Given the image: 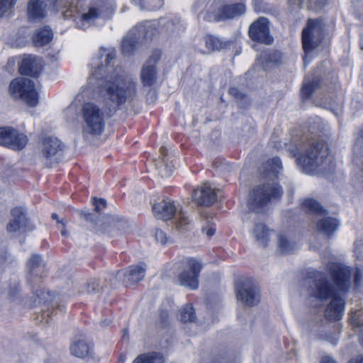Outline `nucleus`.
<instances>
[{
  "label": "nucleus",
  "mask_w": 363,
  "mask_h": 363,
  "mask_svg": "<svg viewBox=\"0 0 363 363\" xmlns=\"http://www.w3.org/2000/svg\"><path fill=\"white\" fill-rule=\"evenodd\" d=\"M172 172H160L162 177H169L171 175Z\"/></svg>",
  "instance_id": "nucleus-53"
},
{
  "label": "nucleus",
  "mask_w": 363,
  "mask_h": 363,
  "mask_svg": "<svg viewBox=\"0 0 363 363\" xmlns=\"http://www.w3.org/2000/svg\"><path fill=\"white\" fill-rule=\"evenodd\" d=\"M9 94L13 99H21L29 106L33 107L38 104V92L30 79L18 77L13 79L10 83Z\"/></svg>",
  "instance_id": "nucleus-7"
},
{
  "label": "nucleus",
  "mask_w": 363,
  "mask_h": 363,
  "mask_svg": "<svg viewBox=\"0 0 363 363\" xmlns=\"http://www.w3.org/2000/svg\"><path fill=\"white\" fill-rule=\"evenodd\" d=\"M348 363H363V355L350 359Z\"/></svg>",
  "instance_id": "nucleus-49"
},
{
  "label": "nucleus",
  "mask_w": 363,
  "mask_h": 363,
  "mask_svg": "<svg viewBox=\"0 0 363 363\" xmlns=\"http://www.w3.org/2000/svg\"><path fill=\"white\" fill-rule=\"evenodd\" d=\"M94 205L95 211L100 213L104 208L106 207V201L104 199H94Z\"/></svg>",
  "instance_id": "nucleus-40"
},
{
  "label": "nucleus",
  "mask_w": 363,
  "mask_h": 363,
  "mask_svg": "<svg viewBox=\"0 0 363 363\" xmlns=\"http://www.w3.org/2000/svg\"><path fill=\"white\" fill-rule=\"evenodd\" d=\"M61 233H62V235H65V231L64 230H62Z\"/></svg>",
  "instance_id": "nucleus-57"
},
{
  "label": "nucleus",
  "mask_w": 363,
  "mask_h": 363,
  "mask_svg": "<svg viewBox=\"0 0 363 363\" xmlns=\"http://www.w3.org/2000/svg\"><path fill=\"white\" fill-rule=\"evenodd\" d=\"M235 291L238 300L246 306H252L259 301V291L251 279H246L238 283Z\"/></svg>",
  "instance_id": "nucleus-12"
},
{
  "label": "nucleus",
  "mask_w": 363,
  "mask_h": 363,
  "mask_svg": "<svg viewBox=\"0 0 363 363\" xmlns=\"http://www.w3.org/2000/svg\"><path fill=\"white\" fill-rule=\"evenodd\" d=\"M349 322L354 328H358L362 326L363 312L361 310L352 311L350 315Z\"/></svg>",
  "instance_id": "nucleus-31"
},
{
  "label": "nucleus",
  "mask_w": 363,
  "mask_h": 363,
  "mask_svg": "<svg viewBox=\"0 0 363 363\" xmlns=\"http://www.w3.org/2000/svg\"><path fill=\"white\" fill-rule=\"evenodd\" d=\"M146 272V266L144 263L131 265L125 270L118 271L117 278L122 279L126 284H135L141 281Z\"/></svg>",
  "instance_id": "nucleus-15"
},
{
  "label": "nucleus",
  "mask_w": 363,
  "mask_h": 363,
  "mask_svg": "<svg viewBox=\"0 0 363 363\" xmlns=\"http://www.w3.org/2000/svg\"><path fill=\"white\" fill-rule=\"evenodd\" d=\"M16 0H0V17L9 12L14 6Z\"/></svg>",
  "instance_id": "nucleus-35"
},
{
  "label": "nucleus",
  "mask_w": 363,
  "mask_h": 363,
  "mask_svg": "<svg viewBox=\"0 0 363 363\" xmlns=\"http://www.w3.org/2000/svg\"><path fill=\"white\" fill-rule=\"evenodd\" d=\"M338 335H339V333H337L335 335V337H328V340L329 342H330L333 345H337L338 340H339Z\"/></svg>",
  "instance_id": "nucleus-48"
},
{
  "label": "nucleus",
  "mask_w": 363,
  "mask_h": 363,
  "mask_svg": "<svg viewBox=\"0 0 363 363\" xmlns=\"http://www.w3.org/2000/svg\"><path fill=\"white\" fill-rule=\"evenodd\" d=\"M56 10L65 19H72L76 26L86 30L99 18H106L116 9L114 0H91L89 4L80 0H55Z\"/></svg>",
  "instance_id": "nucleus-3"
},
{
  "label": "nucleus",
  "mask_w": 363,
  "mask_h": 363,
  "mask_svg": "<svg viewBox=\"0 0 363 363\" xmlns=\"http://www.w3.org/2000/svg\"><path fill=\"white\" fill-rule=\"evenodd\" d=\"M229 94L236 99H243L245 95L242 94L237 88L231 87L229 89Z\"/></svg>",
  "instance_id": "nucleus-42"
},
{
  "label": "nucleus",
  "mask_w": 363,
  "mask_h": 363,
  "mask_svg": "<svg viewBox=\"0 0 363 363\" xmlns=\"http://www.w3.org/2000/svg\"><path fill=\"white\" fill-rule=\"evenodd\" d=\"M287 150L296 157V162L302 172L315 174L330 171L334 167L333 157L325 143L318 138L303 135L298 144L294 142L286 145Z\"/></svg>",
  "instance_id": "nucleus-2"
},
{
  "label": "nucleus",
  "mask_w": 363,
  "mask_h": 363,
  "mask_svg": "<svg viewBox=\"0 0 363 363\" xmlns=\"http://www.w3.org/2000/svg\"><path fill=\"white\" fill-rule=\"evenodd\" d=\"M41 159L45 164L50 167L56 162L55 155L62 149L60 141L52 137H47L43 139L41 145Z\"/></svg>",
  "instance_id": "nucleus-14"
},
{
  "label": "nucleus",
  "mask_w": 363,
  "mask_h": 363,
  "mask_svg": "<svg viewBox=\"0 0 363 363\" xmlns=\"http://www.w3.org/2000/svg\"><path fill=\"white\" fill-rule=\"evenodd\" d=\"M160 55L161 52L160 50L155 51L149 60L144 65L140 74L143 86H150L155 82L157 78L155 63L160 59Z\"/></svg>",
  "instance_id": "nucleus-16"
},
{
  "label": "nucleus",
  "mask_w": 363,
  "mask_h": 363,
  "mask_svg": "<svg viewBox=\"0 0 363 363\" xmlns=\"http://www.w3.org/2000/svg\"><path fill=\"white\" fill-rule=\"evenodd\" d=\"M203 231L205 232L208 236L211 237L215 234L216 228L213 224H211L209 226L203 227Z\"/></svg>",
  "instance_id": "nucleus-44"
},
{
  "label": "nucleus",
  "mask_w": 363,
  "mask_h": 363,
  "mask_svg": "<svg viewBox=\"0 0 363 363\" xmlns=\"http://www.w3.org/2000/svg\"><path fill=\"white\" fill-rule=\"evenodd\" d=\"M323 39V26L318 19H308L306 26L302 32V44L305 52L304 64L308 63L307 57L320 44Z\"/></svg>",
  "instance_id": "nucleus-8"
},
{
  "label": "nucleus",
  "mask_w": 363,
  "mask_h": 363,
  "mask_svg": "<svg viewBox=\"0 0 363 363\" xmlns=\"http://www.w3.org/2000/svg\"><path fill=\"white\" fill-rule=\"evenodd\" d=\"M351 270L350 267L342 264V294L350 287Z\"/></svg>",
  "instance_id": "nucleus-33"
},
{
  "label": "nucleus",
  "mask_w": 363,
  "mask_h": 363,
  "mask_svg": "<svg viewBox=\"0 0 363 363\" xmlns=\"http://www.w3.org/2000/svg\"><path fill=\"white\" fill-rule=\"evenodd\" d=\"M204 40L207 51L208 52L219 50L222 47V43L215 36L207 35L205 37Z\"/></svg>",
  "instance_id": "nucleus-30"
},
{
  "label": "nucleus",
  "mask_w": 363,
  "mask_h": 363,
  "mask_svg": "<svg viewBox=\"0 0 363 363\" xmlns=\"http://www.w3.org/2000/svg\"><path fill=\"white\" fill-rule=\"evenodd\" d=\"M28 143L27 136L12 128H0V145L14 150H21Z\"/></svg>",
  "instance_id": "nucleus-11"
},
{
  "label": "nucleus",
  "mask_w": 363,
  "mask_h": 363,
  "mask_svg": "<svg viewBox=\"0 0 363 363\" xmlns=\"http://www.w3.org/2000/svg\"><path fill=\"white\" fill-rule=\"evenodd\" d=\"M53 33L48 27L38 30L33 35V43L36 47H42L49 43L52 39Z\"/></svg>",
  "instance_id": "nucleus-23"
},
{
  "label": "nucleus",
  "mask_w": 363,
  "mask_h": 363,
  "mask_svg": "<svg viewBox=\"0 0 363 363\" xmlns=\"http://www.w3.org/2000/svg\"><path fill=\"white\" fill-rule=\"evenodd\" d=\"M152 212L157 218L163 220H168L175 216L179 228H182L189 223L186 214L183 211H179L170 201L163 200L155 203L152 206Z\"/></svg>",
  "instance_id": "nucleus-9"
},
{
  "label": "nucleus",
  "mask_w": 363,
  "mask_h": 363,
  "mask_svg": "<svg viewBox=\"0 0 363 363\" xmlns=\"http://www.w3.org/2000/svg\"><path fill=\"white\" fill-rule=\"evenodd\" d=\"M217 196L214 189H212L208 182L195 189L192 194V199L200 206L212 205L216 200Z\"/></svg>",
  "instance_id": "nucleus-17"
},
{
  "label": "nucleus",
  "mask_w": 363,
  "mask_h": 363,
  "mask_svg": "<svg viewBox=\"0 0 363 363\" xmlns=\"http://www.w3.org/2000/svg\"><path fill=\"white\" fill-rule=\"evenodd\" d=\"M26 43V36L25 35H23L22 36L19 37L18 39L16 40V41L14 43V45L16 47H22L25 45Z\"/></svg>",
  "instance_id": "nucleus-46"
},
{
  "label": "nucleus",
  "mask_w": 363,
  "mask_h": 363,
  "mask_svg": "<svg viewBox=\"0 0 363 363\" xmlns=\"http://www.w3.org/2000/svg\"><path fill=\"white\" fill-rule=\"evenodd\" d=\"M277 239L278 251L280 253H291L296 249V244L290 240L286 234H279Z\"/></svg>",
  "instance_id": "nucleus-26"
},
{
  "label": "nucleus",
  "mask_w": 363,
  "mask_h": 363,
  "mask_svg": "<svg viewBox=\"0 0 363 363\" xmlns=\"http://www.w3.org/2000/svg\"><path fill=\"white\" fill-rule=\"evenodd\" d=\"M328 268L333 283H328L325 276L317 272L311 296L320 301L331 298L325 309V317L330 321H338L340 318V264L330 263Z\"/></svg>",
  "instance_id": "nucleus-5"
},
{
  "label": "nucleus",
  "mask_w": 363,
  "mask_h": 363,
  "mask_svg": "<svg viewBox=\"0 0 363 363\" xmlns=\"http://www.w3.org/2000/svg\"><path fill=\"white\" fill-rule=\"evenodd\" d=\"M163 21L164 20L145 21L133 28L122 40V53L124 55L133 53L138 45L143 39L151 38L157 33V26H162L160 28L161 32H165L170 35L178 34L185 29L179 20H177L176 22L169 21L164 23Z\"/></svg>",
  "instance_id": "nucleus-6"
},
{
  "label": "nucleus",
  "mask_w": 363,
  "mask_h": 363,
  "mask_svg": "<svg viewBox=\"0 0 363 363\" xmlns=\"http://www.w3.org/2000/svg\"><path fill=\"white\" fill-rule=\"evenodd\" d=\"M196 318L195 311L191 304L183 307L181 311V320L184 323L192 322Z\"/></svg>",
  "instance_id": "nucleus-32"
},
{
  "label": "nucleus",
  "mask_w": 363,
  "mask_h": 363,
  "mask_svg": "<svg viewBox=\"0 0 363 363\" xmlns=\"http://www.w3.org/2000/svg\"><path fill=\"white\" fill-rule=\"evenodd\" d=\"M11 214V219L6 226L7 231L9 233L25 231L28 222L25 210L22 207H16L12 209Z\"/></svg>",
  "instance_id": "nucleus-18"
},
{
  "label": "nucleus",
  "mask_w": 363,
  "mask_h": 363,
  "mask_svg": "<svg viewBox=\"0 0 363 363\" xmlns=\"http://www.w3.org/2000/svg\"><path fill=\"white\" fill-rule=\"evenodd\" d=\"M144 3L148 4L147 9L155 10L162 7L163 0H144Z\"/></svg>",
  "instance_id": "nucleus-38"
},
{
  "label": "nucleus",
  "mask_w": 363,
  "mask_h": 363,
  "mask_svg": "<svg viewBox=\"0 0 363 363\" xmlns=\"http://www.w3.org/2000/svg\"><path fill=\"white\" fill-rule=\"evenodd\" d=\"M99 281L96 279H91L86 284V290L88 293H94L99 290Z\"/></svg>",
  "instance_id": "nucleus-37"
},
{
  "label": "nucleus",
  "mask_w": 363,
  "mask_h": 363,
  "mask_svg": "<svg viewBox=\"0 0 363 363\" xmlns=\"http://www.w3.org/2000/svg\"><path fill=\"white\" fill-rule=\"evenodd\" d=\"M320 363H337V361L330 356H324L322 357Z\"/></svg>",
  "instance_id": "nucleus-47"
},
{
  "label": "nucleus",
  "mask_w": 363,
  "mask_h": 363,
  "mask_svg": "<svg viewBox=\"0 0 363 363\" xmlns=\"http://www.w3.org/2000/svg\"><path fill=\"white\" fill-rule=\"evenodd\" d=\"M43 260L40 256L38 255H33L28 262L27 267L30 273H33L35 269L41 267Z\"/></svg>",
  "instance_id": "nucleus-34"
},
{
  "label": "nucleus",
  "mask_w": 363,
  "mask_h": 363,
  "mask_svg": "<svg viewBox=\"0 0 363 363\" xmlns=\"http://www.w3.org/2000/svg\"><path fill=\"white\" fill-rule=\"evenodd\" d=\"M303 208L310 213L317 216L325 214V210L315 200L308 199L303 202Z\"/></svg>",
  "instance_id": "nucleus-29"
},
{
  "label": "nucleus",
  "mask_w": 363,
  "mask_h": 363,
  "mask_svg": "<svg viewBox=\"0 0 363 363\" xmlns=\"http://www.w3.org/2000/svg\"><path fill=\"white\" fill-rule=\"evenodd\" d=\"M254 9L257 12H261L264 11V6H262V0H252Z\"/></svg>",
  "instance_id": "nucleus-45"
},
{
  "label": "nucleus",
  "mask_w": 363,
  "mask_h": 363,
  "mask_svg": "<svg viewBox=\"0 0 363 363\" xmlns=\"http://www.w3.org/2000/svg\"><path fill=\"white\" fill-rule=\"evenodd\" d=\"M248 33L250 38L254 41L266 45L273 43V38L269 34V21L264 17H260L252 23Z\"/></svg>",
  "instance_id": "nucleus-13"
},
{
  "label": "nucleus",
  "mask_w": 363,
  "mask_h": 363,
  "mask_svg": "<svg viewBox=\"0 0 363 363\" xmlns=\"http://www.w3.org/2000/svg\"><path fill=\"white\" fill-rule=\"evenodd\" d=\"M245 5L242 3L226 5L221 8L218 21L233 18L245 12Z\"/></svg>",
  "instance_id": "nucleus-22"
},
{
  "label": "nucleus",
  "mask_w": 363,
  "mask_h": 363,
  "mask_svg": "<svg viewBox=\"0 0 363 363\" xmlns=\"http://www.w3.org/2000/svg\"><path fill=\"white\" fill-rule=\"evenodd\" d=\"M253 234L259 245L265 246L267 244L269 230L263 223L256 224Z\"/></svg>",
  "instance_id": "nucleus-27"
},
{
  "label": "nucleus",
  "mask_w": 363,
  "mask_h": 363,
  "mask_svg": "<svg viewBox=\"0 0 363 363\" xmlns=\"http://www.w3.org/2000/svg\"><path fill=\"white\" fill-rule=\"evenodd\" d=\"M281 168V160L277 157H273L263 164L262 177L269 181L256 186L250 192L248 206L252 211L260 212L271 201L281 198L283 191L274 180Z\"/></svg>",
  "instance_id": "nucleus-4"
},
{
  "label": "nucleus",
  "mask_w": 363,
  "mask_h": 363,
  "mask_svg": "<svg viewBox=\"0 0 363 363\" xmlns=\"http://www.w3.org/2000/svg\"><path fill=\"white\" fill-rule=\"evenodd\" d=\"M268 55H269L267 53L264 52L262 55H260L259 57H257V60L258 61H262L263 59H264L265 57H268Z\"/></svg>",
  "instance_id": "nucleus-50"
},
{
  "label": "nucleus",
  "mask_w": 363,
  "mask_h": 363,
  "mask_svg": "<svg viewBox=\"0 0 363 363\" xmlns=\"http://www.w3.org/2000/svg\"><path fill=\"white\" fill-rule=\"evenodd\" d=\"M40 69V59L31 55L25 57L19 65V72L23 75L36 76Z\"/></svg>",
  "instance_id": "nucleus-20"
},
{
  "label": "nucleus",
  "mask_w": 363,
  "mask_h": 363,
  "mask_svg": "<svg viewBox=\"0 0 363 363\" xmlns=\"http://www.w3.org/2000/svg\"><path fill=\"white\" fill-rule=\"evenodd\" d=\"M155 235L157 242H160L162 245H166L168 242V238L162 230H156Z\"/></svg>",
  "instance_id": "nucleus-39"
},
{
  "label": "nucleus",
  "mask_w": 363,
  "mask_h": 363,
  "mask_svg": "<svg viewBox=\"0 0 363 363\" xmlns=\"http://www.w3.org/2000/svg\"><path fill=\"white\" fill-rule=\"evenodd\" d=\"M164 356L156 352L143 354L136 357L133 363H164Z\"/></svg>",
  "instance_id": "nucleus-25"
},
{
  "label": "nucleus",
  "mask_w": 363,
  "mask_h": 363,
  "mask_svg": "<svg viewBox=\"0 0 363 363\" xmlns=\"http://www.w3.org/2000/svg\"><path fill=\"white\" fill-rule=\"evenodd\" d=\"M52 218L53 219H55V220H57V219H58V216H57V213H53L52 214Z\"/></svg>",
  "instance_id": "nucleus-54"
},
{
  "label": "nucleus",
  "mask_w": 363,
  "mask_h": 363,
  "mask_svg": "<svg viewBox=\"0 0 363 363\" xmlns=\"http://www.w3.org/2000/svg\"><path fill=\"white\" fill-rule=\"evenodd\" d=\"M362 278V274L361 272L359 269H357L354 273V281L357 288H359Z\"/></svg>",
  "instance_id": "nucleus-43"
},
{
  "label": "nucleus",
  "mask_w": 363,
  "mask_h": 363,
  "mask_svg": "<svg viewBox=\"0 0 363 363\" xmlns=\"http://www.w3.org/2000/svg\"><path fill=\"white\" fill-rule=\"evenodd\" d=\"M71 354L78 358L91 357L93 353V345L84 339L74 341L70 346Z\"/></svg>",
  "instance_id": "nucleus-21"
},
{
  "label": "nucleus",
  "mask_w": 363,
  "mask_h": 363,
  "mask_svg": "<svg viewBox=\"0 0 363 363\" xmlns=\"http://www.w3.org/2000/svg\"><path fill=\"white\" fill-rule=\"evenodd\" d=\"M183 267L184 269L179 276L180 284L193 290L198 289L201 264L198 260L189 257L183 261Z\"/></svg>",
  "instance_id": "nucleus-10"
},
{
  "label": "nucleus",
  "mask_w": 363,
  "mask_h": 363,
  "mask_svg": "<svg viewBox=\"0 0 363 363\" xmlns=\"http://www.w3.org/2000/svg\"><path fill=\"white\" fill-rule=\"evenodd\" d=\"M126 360V357L125 355L121 354L119 357V361L121 362H124Z\"/></svg>",
  "instance_id": "nucleus-52"
},
{
  "label": "nucleus",
  "mask_w": 363,
  "mask_h": 363,
  "mask_svg": "<svg viewBox=\"0 0 363 363\" xmlns=\"http://www.w3.org/2000/svg\"><path fill=\"white\" fill-rule=\"evenodd\" d=\"M306 1H308L310 9H313V3H312L311 0H289V3L291 5H295V6H302V4L306 3Z\"/></svg>",
  "instance_id": "nucleus-41"
},
{
  "label": "nucleus",
  "mask_w": 363,
  "mask_h": 363,
  "mask_svg": "<svg viewBox=\"0 0 363 363\" xmlns=\"http://www.w3.org/2000/svg\"><path fill=\"white\" fill-rule=\"evenodd\" d=\"M164 152H165V148H164V147H162V148H161V152H162V155H164Z\"/></svg>",
  "instance_id": "nucleus-55"
},
{
  "label": "nucleus",
  "mask_w": 363,
  "mask_h": 363,
  "mask_svg": "<svg viewBox=\"0 0 363 363\" xmlns=\"http://www.w3.org/2000/svg\"><path fill=\"white\" fill-rule=\"evenodd\" d=\"M357 145H363V126L359 129L358 133H357ZM354 162L357 165L361 167L362 171H363V159L360 157H356L354 159Z\"/></svg>",
  "instance_id": "nucleus-36"
},
{
  "label": "nucleus",
  "mask_w": 363,
  "mask_h": 363,
  "mask_svg": "<svg viewBox=\"0 0 363 363\" xmlns=\"http://www.w3.org/2000/svg\"><path fill=\"white\" fill-rule=\"evenodd\" d=\"M319 79H314L311 81L308 77L305 79L303 85L301 89V96L303 100L308 99L314 90L319 86Z\"/></svg>",
  "instance_id": "nucleus-28"
},
{
  "label": "nucleus",
  "mask_w": 363,
  "mask_h": 363,
  "mask_svg": "<svg viewBox=\"0 0 363 363\" xmlns=\"http://www.w3.org/2000/svg\"><path fill=\"white\" fill-rule=\"evenodd\" d=\"M337 228V220L329 217L320 219L317 223V229L328 235L335 232Z\"/></svg>",
  "instance_id": "nucleus-24"
},
{
  "label": "nucleus",
  "mask_w": 363,
  "mask_h": 363,
  "mask_svg": "<svg viewBox=\"0 0 363 363\" xmlns=\"http://www.w3.org/2000/svg\"><path fill=\"white\" fill-rule=\"evenodd\" d=\"M359 247H363V243H362H362H360V244L359 245Z\"/></svg>",
  "instance_id": "nucleus-59"
},
{
  "label": "nucleus",
  "mask_w": 363,
  "mask_h": 363,
  "mask_svg": "<svg viewBox=\"0 0 363 363\" xmlns=\"http://www.w3.org/2000/svg\"><path fill=\"white\" fill-rule=\"evenodd\" d=\"M116 53L114 48H101L90 63L91 74L89 78V85L91 89H98L104 93V103L108 113H106L95 103H85L81 109L84 134H102L106 126V115L111 116L113 112L135 96V83L121 68L114 69L111 73L104 76L107 71L112 70L111 64L116 57Z\"/></svg>",
  "instance_id": "nucleus-1"
},
{
  "label": "nucleus",
  "mask_w": 363,
  "mask_h": 363,
  "mask_svg": "<svg viewBox=\"0 0 363 363\" xmlns=\"http://www.w3.org/2000/svg\"><path fill=\"white\" fill-rule=\"evenodd\" d=\"M341 310H342V311H343V310H344V303H342V308H341Z\"/></svg>",
  "instance_id": "nucleus-58"
},
{
  "label": "nucleus",
  "mask_w": 363,
  "mask_h": 363,
  "mask_svg": "<svg viewBox=\"0 0 363 363\" xmlns=\"http://www.w3.org/2000/svg\"><path fill=\"white\" fill-rule=\"evenodd\" d=\"M101 324V325H108V323H106V321H102Z\"/></svg>",
  "instance_id": "nucleus-56"
},
{
  "label": "nucleus",
  "mask_w": 363,
  "mask_h": 363,
  "mask_svg": "<svg viewBox=\"0 0 363 363\" xmlns=\"http://www.w3.org/2000/svg\"><path fill=\"white\" fill-rule=\"evenodd\" d=\"M50 6V0H30L28 3V17L30 20L45 18Z\"/></svg>",
  "instance_id": "nucleus-19"
},
{
  "label": "nucleus",
  "mask_w": 363,
  "mask_h": 363,
  "mask_svg": "<svg viewBox=\"0 0 363 363\" xmlns=\"http://www.w3.org/2000/svg\"><path fill=\"white\" fill-rule=\"evenodd\" d=\"M72 109V107H69L67 111H70Z\"/></svg>",
  "instance_id": "nucleus-60"
},
{
  "label": "nucleus",
  "mask_w": 363,
  "mask_h": 363,
  "mask_svg": "<svg viewBox=\"0 0 363 363\" xmlns=\"http://www.w3.org/2000/svg\"><path fill=\"white\" fill-rule=\"evenodd\" d=\"M43 298L40 295L37 294V299L35 300L36 303L40 304Z\"/></svg>",
  "instance_id": "nucleus-51"
}]
</instances>
